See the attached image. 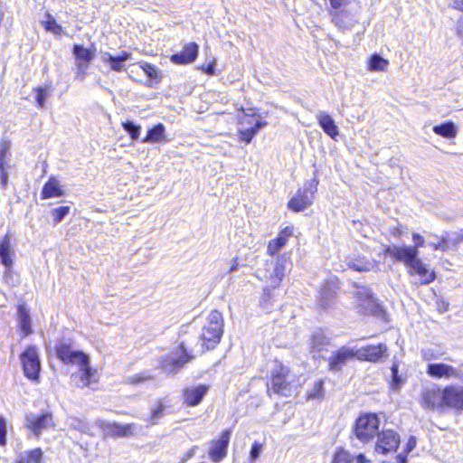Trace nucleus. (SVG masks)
<instances>
[{
    "mask_svg": "<svg viewBox=\"0 0 463 463\" xmlns=\"http://www.w3.org/2000/svg\"><path fill=\"white\" fill-rule=\"evenodd\" d=\"M55 354L63 364H77L80 366L79 377L81 387L89 386L91 383L98 381L97 371L90 367L89 356L81 351L73 350L71 339H61L55 345Z\"/></svg>",
    "mask_w": 463,
    "mask_h": 463,
    "instance_id": "obj_1",
    "label": "nucleus"
},
{
    "mask_svg": "<svg viewBox=\"0 0 463 463\" xmlns=\"http://www.w3.org/2000/svg\"><path fill=\"white\" fill-rule=\"evenodd\" d=\"M224 320L222 314L218 310L210 312L205 325L202 328L199 336L188 335L185 339L190 341V348L194 342L199 344L198 352L203 354L206 351L213 350L221 342L223 334Z\"/></svg>",
    "mask_w": 463,
    "mask_h": 463,
    "instance_id": "obj_2",
    "label": "nucleus"
},
{
    "mask_svg": "<svg viewBox=\"0 0 463 463\" xmlns=\"http://www.w3.org/2000/svg\"><path fill=\"white\" fill-rule=\"evenodd\" d=\"M179 337H182L181 335ZM194 348H190V341L180 338L178 347L169 354L159 358V368L167 376H174L194 358Z\"/></svg>",
    "mask_w": 463,
    "mask_h": 463,
    "instance_id": "obj_3",
    "label": "nucleus"
},
{
    "mask_svg": "<svg viewBox=\"0 0 463 463\" xmlns=\"http://www.w3.org/2000/svg\"><path fill=\"white\" fill-rule=\"evenodd\" d=\"M294 387L295 375L290 373L288 367L275 362L271 371L270 385L268 384V391L272 390L277 394L288 397L292 395Z\"/></svg>",
    "mask_w": 463,
    "mask_h": 463,
    "instance_id": "obj_4",
    "label": "nucleus"
},
{
    "mask_svg": "<svg viewBox=\"0 0 463 463\" xmlns=\"http://www.w3.org/2000/svg\"><path fill=\"white\" fill-rule=\"evenodd\" d=\"M379 425L380 420L375 414H364L355 420L353 433L358 441L369 444L380 432Z\"/></svg>",
    "mask_w": 463,
    "mask_h": 463,
    "instance_id": "obj_5",
    "label": "nucleus"
},
{
    "mask_svg": "<svg viewBox=\"0 0 463 463\" xmlns=\"http://www.w3.org/2000/svg\"><path fill=\"white\" fill-rule=\"evenodd\" d=\"M317 187V182L316 180L305 184L304 188L298 190L296 195L289 200L288 207L294 212H301L307 209L313 203Z\"/></svg>",
    "mask_w": 463,
    "mask_h": 463,
    "instance_id": "obj_6",
    "label": "nucleus"
},
{
    "mask_svg": "<svg viewBox=\"0 0 463 463\" xmlns=\"http://www.w3.org/2000/svg\"><path fill=\"white\" fill-rule=\"evenodd\" d=\"M20 359L23 364L24 375L32 380L37 381L41 371V362L35 346H28L21 354Z\"/></svg>",
    "mask_w": 463,
    "mask_h": 463,
    "instance_id": "obj_7",
    "label": "nucleus"
},
{
    "mask_svg": "<svg viewBox=\"0 0 463 463\" xmlns=\"http://www.w3.org/2000/svg\"><path fill=\"white\" fill-rule=\"evenodd\" d=\"M384 253L397 261L403 262L408 269L420 260L419 250L412 246L389 245L385 247Z\"/></svg>",
    "mask_w": 463,
    "mask_h": 463,
    "instance_id": "obj_8",
    "label": "nucleus"
},
{
    "mask_svg": "<svg viewBox=\"0 0 463 463\" xmlns=\"http://www.w3.org/2000/svg\"><path fill=\"white\" fill-rule=\"evenodd\" d=\"M400 441V436L394 430H382L377 435V440L373 446L374 451L383 455L394 452L398 449Z\"/></svg>",
    "mask_w": 463,
    "mask_h": 463,
    "instance_id": "obj_9",
    "label": "nucleus"
},
{
    "mask_svg": "<svg viewBox=\"0 0 463 463\" xmlns=\"http://www.w3.org/2000/svg\"><path fill=\"white\" fill-rule=\"evenodd\" d=\"M53 425L52 416L50 412L42 414L28 413L25 416V427L38 439L42 432Z\"/></svg>",
    "mask_w": 463,
    "mask_h": 463,
    "instance_id": "obj_10",
    "label": "nucleus"
},
{
    "mask_svg": "<svg viewBox=\"0 0 463 463\" xmlns=\"http://www.w3.org/2000/svg\"><path fill=\"white\" fill-rule=\"evenodd\" d=\"M231 430H223L217 440H213L209 449V457L212 461L218 463L226 457L231 438Z\"/></svg>",
    "mask_w": 463,
    "mask_h": 463,
    "instance_id": "obj_11",
    "label": "nucleus"
},
{
    "mask_svg": "<svg viewBox=\"0 0 463 463\" xmlns=\"http://www.w3.org/2000/svg\"><path fill=\"white\" fill-rule=\"evenodd\" d=\"M96 425L102 430L105 437H128L132 434V425H121L103 420H96Z\"/></svg>",
    "mask_w": 463,
    "mask_h": 463,
    "instance_id": "obj_12",
    "label": "nucleus"
},
{
    "mask_svg": "<svg viewBox=\"0 0 463 463\" xmlns=\"http://www.w3.org/2000/svg\"><path fill=\"white\" fill-rule=\"evenodd\" d=\"M420 404L423 408L429 410H443V390L439 388L426 389L422 392Z\"/></svg>",
    "mask_w": 463,
    "mask_h": 463,
    "instance_id": "obj_13",
    "label": "nucleus"
},
{
    "mask_svg": "<svg viewBox=\"0 0 463 463\" xmlns=\"http://www.w3.org/2000/svg\"><path fill=\"white\" fill-rule=\"evenodd\" d=\"M355 294L361 300L360 305H364V312L375 316H381L383 313L382 307L376 302L369 288L361 287Z\"/></svg>",
    "mask_w": 463,
    "mask_h": 463,
    "instance_id": "obj_14",
    "label": "nucleus"
},
{
    "mask_svg": "<svg viewBox=\"0 0 463 463\" xmlns=\"http://www.w3.org/2000/svg\"><path fill=\"white\" fill-rule=\"evenodd\" d=\"M426 373L429 376L436 379L459 378L460 374L457 368L443 363L429 364Z\"/></svg>",
    "mask_w": 463,
    "mask_h": 463,
    "instance_id": "obj_15",
    "label": "nucleus"
},
{
    "mask_svg": "<svg viewBox=\"0 0 463 463\" xmlns=\"http://www.w3.org/2000/svg\"><path fill=\"white\" fill-rule=\"evenodd\" d=\"M444 408H452L457 411L463 410V389L453 385L443 389Z\"/></svg>",
    "mask_w": 463,
    "mask_h": 463,
    "instance_id": "obj_16",
    "label": "nucleus"
},
{
    "mask_svg": "<svg viewBox=\"0 0 463 463\" xmlns=\"http://www.w3.org/2000/svg\"><path fill=\"white\" fill-rule=\"evenodd\" d=\"M387 352V347L383 344L377 345H367L358 349L355 353L356 356L360 360H365L369 362H378Z\"/></svg>",
    "mask_w": 463,
    "mask_h": 463,
    "instance_id": "obj_17",
    "label": "nucleus"
},
{
    "mask_svg": "<svg viewBox=\"0 0 463 463\" xmlns=\"http://www.w3.org/2000/svg\"><path fill=\"white\" fill-rule=\"evenodd\" d=\"M290 262L285 255L278 258L273 272L269 276V285L273 288L279 286L286 272L290 269Z\"/></svg>",
    "mask_w": 463,
    "mask_h": 463,
    "instance_id": "obj_18",
    "label": "nucleus"
},
{
    "mask_svg": "<svg viewBox=\"0 0 463 463\" xmlns=\"http://www.w3.org/2000/svg\"><path fill=\"white\" fill-rule=\"evenodd\" d=\"M199 46L195 43H189L184 50L171 56V61L176 64H188L195 61L198 56Z\"/></svg>",
    "mask_w": 463,
    "mask_h": 463,
    "instance_id": "obj_19",
    "label": "nucleus"
},
{
    "mask_svg": "<svg viewBox=\"0 0 463 463\" xmlns=\"http://www.w3.org/2000/svg\"><path fill=\"white\" fill-rule=\"evenodd\" d=\"M208 392V386L201 384L188 387L184 390V402L189 406H197Z\"/></svg>",
    "mask_w": 463,
    "mask_h": 463,
    "instance_id": "obj_20",
    "label": "nucleus"
},
{
    "mask_svg": "<svg viewBox=\"0 0 463 463\" xmlns=\"http://www.w3.org/2000/svg\"><path fill=\"white\" fill-rule=\"evenodd\" d=\"M354 356V353L346 347H342L336 351L329 359V369L331 371H339L345 363Z\"/></svg>",
    "mask_w": 463,
    "mask_h": 463,
    "instance_id": "obj_21",
    "label": "nucleus"
},
{
    "mask_svg": "<svg viewBox=\"0 0 463 463\" xmlns=\"http://www.w3.org/2000/svg\"><path fill=\"white\" fill-rule=\"evenodd\" d=\"M131 59V53L122 51L118 56H114L109 52H105L101 56V60L110 65L111 70L115 71H122L125 67V61Z\"/></svg>",
    "mask_w": 463,
    "mask_h": 463,
    "instance_id": "obj_22",
    "label": "nucleus"
},
{
    "mask_svg": "<svg viewBox=\"0 0 463 463\" xmlns=\"http://www.w3.org/2000/svg\"><path fill=\"white\" fill-rule=\"evenodd\" d=\"M408 273L411 276L418 275L421 285H428L435 279V273L430 272L420 259L408 269Z\"/></svg>",
    "mask_w": 463,
    "mask_h": 463,
    "instance_id": "obj_23",
    "label": "nucleus"
},
{
    "mask_svg": "<svg viewBox=\"0 0 463 463\" xmlns=\"http://www.w3.org/2000/svg\"><path fill=\"white\" fill-rule=\"evenodd\" d=\"M319 126L330 137L335 138L338 134V128L333 118L325 111H318L316 116Z\"/></svg>",
    "mask_w": 463,
    "mask_h": 463,
    "instance_id": "obj_24",
    "label": "nucleus"
},
{
    "mask_svg": "<svg viewBox=\"0 0 463 463\" xmlns=\"http://www.w3.org/2000/svg\"><path fill=\"white\" fill-rule=\"evenodd\" d=\"M292 235V228L286 227L283 229L277 238L271 240L268 245V254L270 256H274L277 252H279L285 245L288 239Z\"/></svg>",
    "mask_w": 463,
    "mask_h": 463,
    "instance_id": "obj_25",
    "label": "nucleus"
},
{
    "mask_svg": "<svg viewBox=\"0 0 463 463\" xmlns=\"http://www.w3.org/2000/svg\"><path fill=\"white\" fill-rule=\"evenodd\" d=\"M310 345V352L313 356H321L320 353L329 345V339L319 330L313 334Z\"/></svg>",
    "mask_w": 463,
    "mask_h": 463,
    "instance_id": "obj_26",
    "label": "nucleus"
},
{
    "mask_svg": "<svg viewBox=\"0 0 463 463\" xmlns=\"http://www.w3.org/2000/svg\"><path fill=\"white\" fill-rule=\"evenodd\" d=\"M64 194L59 181L54 177L50 179L44 184L42 190V199H48L52 197H60Z\"/></svg>",
    "mask_w": 463,
    "mask_h": 463,
    "instance_id": "obj_27",
    "label": "nucleus"
},
{
    "mask_svg": "<svg viewBox=\"0 0 463 463\" xmlns=\"http://www.w3.org/2000/svg\"><path fill=\"white\" fill-rule=\"evenodd\" d=\"M14 254L11 250V240L6 234L0 241V260L1 263L6 268L11 269L13 266L12 255Z\"/></svg>",
    "mask_w": 463,
    "mask_h": 463,
    "instance_id": "obj_28",
    "label": "nucleus"
},
{
    "mask_svg": "<svg viewBox=\"0 0 463 463\" xmlns=\"http://www.w3.org/2000/svg\"><path fill=\"white\" fill-rule=\"evenodd\" d=\"M346 263L350 269L356 271H369L373 268V263L371 260L360 255L348 257Z\"/></svg>",
    "mask_w": 463,
    "mask_h": 463,
    "instance_id": "obj_29",
    "label": "nucleus"
},
{
    "mask_svg": "<svg viewBox=\"0 0 463 463\" xmlns=\"http://www.w3.org/2000/svg\"><path fill=\"white\" fill-rule=\"evenodd\" d=\"M165 128L162 123H158L147 130L146 137L142 139L143 143H157L165 141Z\"/></svg>",
    "mask_w": 463,
    "mask_h": 463,
    "instance_id": "obj_30",
    "label": "nucleus"
},
{
    "mask_svg": "<svg viewBox=\"0 0 463 463\" xmlns=\"http://www.w3.org/2000/svg\"><path fill=\"white\" fill-rule=\"evenodd\" d=\"M18 324L21 331L25 336L32 333L31 317L28 309L20 305L18 307Z\"/></svg>",
    "mask_w": 463,
    "mask_h": 463,
    "instance_id": "obj_31",
    "label": "nucleus"
},
{
    "mask_svg": "<svg viewBox=\"0 0 463 463\" xmlns=\"http://www.w3.org/2000/svg\"><path fill=\"white\" fill-rule=\"evenodd\" d=\"M433 132L445 138H453L457 136L458 128L452 121H446L442 124L434 126Z\"/></svg>",
    "mask_w": 463,
    "mask_h": 463,
    "instance_id": "obj_32",
    "label": "nucleus"
},
{
    "mask_svg": "<svg viewBox=\"0 0 463 463\" xmlns=\"http://www.w3.org/2000/svg\"><path fill=\"white\" fill-rule=\"evenodd\" d=\"M43 458V450L36 448L31 450L21 452L16 459V463H41Z\"/></svg>",
    "mask_w": 463,
    "mask_h": 463,
    "instance_id": "obj_33",
    "label": "nucleus"
},
{
    "mask_svg": "<svg viewBox=\"0 0 463 463\" xmlns=\"http://www.w3.org/2000/svg\"><path fill=\"white\" fill-rule=\"evenodd\" d=\"M332 21L342 30H350L354 24V20L344 11L335 12Z\"/></svg>",
    "mask_w": 463,
    "mask_h": 463,
    "instance_id": "obj_34",
    "label": "nucleus"
},
{
    "mask_svg": "<svg viewBox=\"0 0 463 463\" xmlns=\"http://www.w3.org/2000/svg\"><path fill=\"white\" fill-rule=\"evenodd\" d=\"M266 125L267 123L265 121L256 120L253 127L239 129L240 139L247 144L250 143L259 130Z\"/></svg>",
    "mask_w": 463,
    "mask_h": 463,
    "instance_id": "obj_35",
    "label": "nucleus"
},
{
    "mask_svg": "<svg viewBox=\"0 0 463 463\" xmlns=\"http://www.w3.org/2000/svg\"><path fill=\"white\" fill-rule=\"evenodd\" d=\"M335 295V290L330 283L325 285L319 293V305L326 309L330 307Z\"/></svg>",
    "mask_w": 463,
    "mask_h": 463,
    "instance_id": "obj_36",
    "label": "nucleus"
},
{
    "mask_svg": "<svg viewBox=\"0 0 463 463\" xmlns=\"http://www.w3.org/2000/svg\"><path fill=\"white\" fill-rule=\"evenodd\" d=\"M389 65V61L380 54H373L368 61V69L371 71H384Z\"/></svg>",
    "mask_w": 463,
    "mask_h": 463,
    "instance_id": "obj_37",
    "label": "nucleus"
},
{
    "mask_svg": "<svg viewBox=\"0 0 463 463\" xmlns=\"http://www.w3.org/2000/svg\"><path fill=\"white\" fill-rule=\"evenodd\" d=\"M72 52L78 61H82L84 62H90L95 57L94 50L85 48L80 44H75L73 46Z\"/></svg>",
    "mask_w": 463,
    "mask_h": 463,
    "instance_id": "obj_38",
    "label": "nucleus"
},
{
    "mask_svg": "<svg viewBox=\"0 0 463 463\" xmlns=\"http://www.w3.org/2000/svg\"><path fill=\"white\" fill-rule=\"evenodd\" d=\"M67 425L71 430H78L81 433L89 434L90 426L81 419L76 417H69L67 419Z\"/></svg>",
    "mask_w": 463,
    "mask_h": 463,
    "instance_id": "obj_39",
    "label": "nucleus"
},
{
    "mask_svg": "<svg viewBox=\"0 0 463 463\" xmlns=\"http://www.w3.org/2000/svg\"><path fill=\"white\" fill-rule=\"evenodd\" d=\"M124 130L129 135L132 140H137L141 133V127L134 121L128 120L122 123Z\"/></svg>",
    "mask_w": 463,
    "mask_h": 463,
    "instance_id": "obj_40",
    "label": "nucleus"
},
{
    "mask_svg": "<svg viewBox=\"0 0 463 463\" xmlns=\"http://www.w3.org/2000/svg\"><path fill=\"white\" fill-rule=\"evenodd\" d=\"M154 379L155 375L150 371H144L140 373L129 376L127 382L131 384H139Z\"/></svg>",
    "mask_w": 463,
    "mask_h": 463,
    "instance_id": "obj_41",
    "label": "nucleus"
},
{
    "mask_svg": "<svg viewBox=\"0 0 463 463\" xmlns=\"http://www.w3.org/2000/svg\"><path fill=\"white\" fill-rule=\"evenodd\" d=\"M140 67L146 75L149 78V80L155 81L156 83L160 81V73L156 66L148 62H144Z\"/></svg>",
    "mask_w": 463,
    "mask_h": 463,
    "instance_id": "obj_42",
    "label": "nucleus"
},
{
    "mask_svg": "<svg viewBox=\"0 0 463 463\" xmlns=\"http://www.w3.org/2000/svg\"><path fill=\"white\" fill-rule=\"evenodd\" d=\"M354 460V457L345 449L338 448L333 458V463H351Z\"/></svg>",
    "mask_w": 463,
    "mask_h": 463,
    "instance_id": "obj_43",
    "label": "nucleus"
},
{
    "mask_svg": "<svg viewBox=\"0 0 463 463\" xmlns=\"http://www.w3.org/2000/svg\"><path fill=\"white\" fill-rule=\"evenodd\" d=\"M398 367L399 366L397 364H393L391 368V371H392L391 384H392V388L396 391L399 390L402 387V385L404 383V379L402 378V375L399 374Z\"/></svg>",
    "mask_w": 463,
    "mask_h": 463,
    "instance_id": "obj_44",
    "label": "nucleus"
},
{
    "mask_svg": "<svg viewBox=\"0 0 463 463\" xmlns=\"http://www.w3.org/2000/svg\"><path fill=\"white\" fill-rule=\"evenodd\" d=\"M43 26L46 31L54 34H61L62 27L56 23V20L51 15L47 14V20L43 22Z\"/></svg>",
    "mask_w": 463,
    "mask_h": 463,
    "instance_id": "obj_45",
    "label": "nucleus"
},
{
    "mask_svg": "<svg viewBox=\"0 0 463 463\" xmlns=\"http://www.w3.org/2000/svg\"><path fill=\"white\" fill-rule=\"evenodd\" d=\"M70 206H60L52 210V216L55 224L60 223L70 213Z\"/></svg>",
    "mask_w": 463,
    "mask_h": 463,
    "instance_id": "obj_46",
    "label": "nucleus"
},
{
    "mask_svg": "<svg viewBox=\"0 0 463 463\" xmlns=\"http://www.w3.org/2000/svg\"><path fill=\"white\" fill-rule=\"evenodd\" d=\"M422 360L429 362L431 360H439L442 358L443 353L439 350H434L432 348H423L420 351Z\"/></svg>",
    "mask_w": 463,
    "mask_h": 463,
    "instance_id": "obj_47",
    "label": "nucleus"
},
{
    "mask_svg": "<svg viewBox=\"0 0 463 463\" xmlns=\"http://www.w3.org/2000/svg\"><path fill=\"white\" fill-rule=\"evenodd\" d=\"M324 396V382L318 380L315 383L311 391L307 393L308 399H321Z\"/></svg>",
    "mask_w": 463,
    "mask_h": 463,
    "instance_id": "obj_48",
    "label": "nucleus"
},
{
    "mask_svg": "<svg viewBox=\"0 0 463 463\" xmlns=\"http://www.w3.org/2000/svg\"><path fill=\"white\" fill-rule=\"evenodd\" d=\"M10 151L9 141H2L0 143V168L7 165V156Z\"/></svg>",
    "mask_w": 463,
    "mask_h": 463,
    "instance_id": "obj_49",
    "label": "nucleus"
},
{
    "mask_svg": "<svg viewBox=\"0 0 463 463\" xmlns=\"http://www.w3.org/2000/svg\"><path fill=\"white\" fill-rule=\"evenodd\" d=\"M36 103L39 108H43L45 100L49 95L48 89L45 87H38L36 90Z\"/></svg>",
    "mask_w": 463,
    "mask_h": 463,
    "instance_id": "obj_50",
    "label": "nucleus"
},
{
    "mask_svg": "<svg viewBox=\"0 0 463 463\" xmlns=\"http://www.w3.org/2000/svg\"><path fill=\"white\" fill-rule=\"evenodd\" d=\"M165 411V406L159 403L156 408L152 410L151 416L148 420L150 424H156L157 420L162 417Z\"/></svg>",
    "mask_w": 463,
    "mask_h": 463,
    "instance_id": "obj_51",
    "label": "nucleus"
},
{
    "mask_svg": "<svg viewBox=\"0 0 463 463\" xmlns=\"http://www.w3.org/2000/svg\"><path fill=\"white\" fill-rule=\"evenodd\" d=\"M261 449H262V445L258 442H255L251 446V449L250 451V458H249L251 462H254L260 457V455L261 453Z\"/></svg>",
    "mask_w": 463,
    "mask_h": 463,
    "instance_id": "obj_52",
    "label": "nucleus"
},
{
    "mask_svg": "<svg viewBox=\"0 0 463 463\" xmlns=\"http://www.w3.org/2000/svg\"><path fill=\"white\" fill-rule=\"evenodd\" d=\"M6 421L5 419L0 416V445L5 446L6 444Z\"/></svg>",
    "mask_w": 463,
    "mask_h": 463,
    "instance_id": "obj_53",
    "label": "nucleus"
},
{
    "mask_svg": "<svg viewBox=\"0 0 463 463\" xmlns=\"http://www.w3.org/2000/svg\"><path fill=\"white\" fill-rule=\"evenodd\" d=\"M430 245L433 248L434 250H445L448 248V241L446 238H441L439 241L430 242Z\"/></svg>",
    "mask_w": 463,
    "mask_h": 463,
    "instance_id": "obj_54",
    "label": "nucleus"
},
{
    "mask_svg": "<svg viewBox=\"0 0 463 463\" xmlns=\"http://www.w3.org/2000/svg\"><path fill=\"white\" fill-rule=\"evenodd\" d=\"M412 240H413V242H414V246L413 247L416 248V250H418L420 247H423V245L425 243L424 238L421 235H420L419 233H416V232L412 233Z\"/></svg>",
    "mask_w": 463,
    "mask_h": 463,
    "instance_id": "obj_55",
    "label": "nucleus"
},
{
    "mask_svg": "<svg viewBox=\"0 0 463 463\" xmlns=\"http://www.w3.org/2000/svg\"><path fill=\"white\" fill-rule=\"evenodd\" d=\"M215 64H216V61H213L209 62L206 66H203L202 69L208 75H214L215 74Z\"/></svg>",
    "mask_w": 463,
    "mask_h": 463,
    "instance_id": "obj_56",
    "label": "nucleus"
},
{
    "mask_svg": "<svg viewBox=\"0 0 463 463\" xmlns=\"http://www.w3.org/2000/svg\"><path fill=\"white\" fill-rule=\"evenodd\" d=\"M5 168H6V166H3V168H0V180H1V184L4 187H5L8 183V174H7Z\"/></svg>",
    "mask_w": 463,
    "mask_h": 463,
    "instance_id": "obj_57",
    "label": "nucleus"
},
{
    "mask_svg": "<svg viewBox=\"0 0 463 463\" xmlns=\"http://www.w3.org/2000/svg\"><path fill=\"white\" fill-rule=\"evenodd\" d=\"M417 441L414 437H410L408 439V442L406 444L405 452L406 454L410 453L415 447H416Z\"/></svg>",
    "mask_w": 463,
    "mask_h": 463,
    "instance_id": "obj_58",
    "label": "nucleus"
},
{
    "mask_svg": "<svg viewBox=\"0 0 463 463\" xmlns=\"http://www.w3.org/2000/svg\"><path fill=\"white\" fill-rule=\"evenodd\" d=\"M347 0H330L331 6L334 9H337L341 7L343 5H345Z\"/></svg>",
    "mask_w": 463,
    "mask_h": 463,
    "instance_id": "obj_59",
    "label": "nucleus"
},
{
    "mask_svg": "<svg viewBox=\"0 0 463 463\" xmlns=\"http://www.w3.org/2000/svg\"><path fill=\"white\" fill-rule=\"evenodd\" d=\"M456 33L458 37L463 38V21H459L457 24Z\"/></svg>",
    "mask_w": 463,
    "mask_h": 463,
    "instance_id": "obj_60",
    "label": "nucleus"
},
{
    "mask_svg": "<svg viewBox=\"0 0 463 463\" xmlns=\"http://www.w3.org/2000/svg\"><path fill=\"white\" fill-rule=\"evenodd\" d=\"M453 7L458 11L463 12V0H454Z\"/></svg>",
    "mask_w": 463,
    "mask_h": 463,
    "instance_id": "obj_61",
    "label": "nucleus"
},
{
    "mask_svg": "<svg viewBox=\"0 0 463 463\" xmlns=\"http://www.w3.org/2000/svg\"><path fill=\"white\" fill-rule=\"evenodd\" d=\"M197 447L196 446H194L192 447L187 452H186V455H185V460L186 459H189L191 458L192 457H194V455L195 454V450H196Z\"/></svg>",
    "mask_w": 463,
    "mask_h": 463,
    "instance_id": "obj_62",
    "label": "nucleus"
},
{
    "mask_svg": "<svg viewBox=\"0 0 463 463\" xmlns=\"http://www.w3.org/2000/svg\"><path fill=\"white\" fill-rule=\"evenodd\" d=\"M88 62H84L82 61H78V69L81 71H84L85 70H87L88 68V65H87Z\"/></svg>",
    "mask_w": 463,
    "mask_h": 463,
    "instance_id": "obj_63",
    "label": "nucleus"
},
{
    "mask_svg": "<svg viewBox=\"0 0 463 463\" xmlns=\"http://www.w3.org/2000/svg\"><path fill=\"white\" fill-rule=\"evenodd\" d=\"M407 462V456L403 454H399L397 456V463H406Z\"/></svg>",
    "mask_w": 463,
    "mask_h": 463,
    "instance_id": "obj_64",
    "label": "nucleus"
}]
</instances>
